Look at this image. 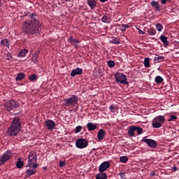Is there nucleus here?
Instances as JSON below:
<instances>
[{"instance_id": "nucleus-1", "label": "nucleus", "mask_w": 179, "mask_h": 179, "mask_svg": "<svg viewBox=\"0 0 179 179\" xmlns=\"http://www.w3.org/2000/svg\"><path fill=\"white\" fill-rule=\"evenodd\" d=\"M36 16L37 15L34 13L29 14V19L22 24V30L25 34H37V33L41 31L40 29L41 24L36 18Z\"/></svg>"}, {"instance_id": "nucleus-2", "label": "nucleus", "mask_w": 179, "mask_h": 179, "mask_svg": "<svg viewBox=\"0 0 179 179\" xmlns=\"http://www.w3.org/2000/svg\"><path fill=\"white\" fill-rule=\"evenodd\" d=\"M22 129V124L19 117H14L10 126L8 129V134L10 136H17Z\"/></svg>"}, {"instance_id": "nucleus-3", "label": "nucleus", "mask_w": 179, "mask_h": 179, "mask_svg": "<svg viewBox=\"0 0 179 179\" xmlns=\"http://www.w3.org/2000/svg\"><path fill=\"white\" fill-rule=\"evenodd\" d=\"M27 167H38V164H37V155L34 151H31L29 154Z\"/></svg>"}, {"instance_id": "nucleus-4", "label": "nucleus", "mask_w": 179, "mask_h": 179, "mask_svg": "<svg viewBox=\"0 0 179 179\" xmlns=\"http://www.w3.org/2000/svg\"><path fill=\"white\" fill-rule=\"evenodd\" d=\"M65 107H75L79 101V98L76 95H72L71 96L63 99Z\"/></svg>"}, {"instance_id": "nucleus-5", "label": "nucleus", "mask_w": 179, "mask_h": 179, "mask_svg": "<svg viewBox=\"0 0 179 179\" xmlns=\"http://www.w3.org/2000/svg\"><path fill=\"white\" fill-rule=\"evenodd\" d=\"M166 122V117L163 115L156 116L152 121L153 128H162V125Z\"/></svg>"}, {"instance_id": "nucleus-6", "label": "nucleus", "mask_w": 179, "mask_h": 179, "mask_svg": "<svg viewBox=\"0 0 179 179\" xmlns=\"http://www.w3.org/2000/svg\"><path fill=\"white\" fill-rule=\"evenodd\" d=\"M4 107L6 111H8V112L13 111V110H16V108L19 107V103L14 100H11L10 101L6 102L4 104Z\"/></svg>"}, {"instance_id": "nucleus-7", "label": "nucleus", "mask_w": 179, "mask_h": 179, "mask_svg": "<svg viewBox=\"0 0 179 179\" xmlns=\"http://www.w3.org/2000/svg\"><path fill=\"white\" fill-rule=\"evenodd\" d=\"M116 82L120 85H129V83L127 82V76L124 73H117L115 75Z\"/></svg>"}, {"instance_id": "nucleus-8", "label": "nucleus", "mask_w": 179, "mask_h": 179, "mask_svg": "<svg viewBox=\"0 0 179 179\" xmlns=\"http://www.w3.org/2000/svg\"><path fill=\"white\" fill-rule=\"evenodd\" d=\"M10 157H12V152L10 151H6L3 155H0V166H2L3 163H6Z\"/></svg>"}, {"instance_id": "nucleus-9", "label": "nucleus", "mask_w": 179, "mask_h": 179, "mask_svg": "<svg viewBox=\"0 0 179 179\" xmlns=\"http://www.w3.org/2000/svg\"><path fill=\"white\" fill-rule=\"evenodd\" d=\"M142 141L147 143V145L150 146V148H152V149H155V148H157V142H156V141L153 139L144 137L143 138Z\"/></svg>"}, {"instance_id": "nucleus-10", "label": "nucleus", "mask_w": 179, "mask_h": 179, "mask_svg": "<svg viewBox=\"0 0 179 179\" xmlns=\"http://www.w3.org/2000/svg\"><path fill=\"white\" fill-rule=\"evenodd\" d=\"M76 145L78 149H83L85 148H87L89 143L85 138H80L76 141Z\"/></svg>"}, {"instance_id": "nucleus-11", "label": "nucleus", "mask_w": 179, "mask_h": 179, "mask_svg": "<svg viewBox=\"0 0 179 179\" xmlns=\"http://www.w3.org/2000/svg\"><path fill=\"white\" fill-rule=\"evenodd\" d=\"M108 169H110V162H104L99 167V171L100 173H104Z\"/></svg>"}, {"instance_id": "nucleus-12", "label": "nucleus", "mask_w": 179, "mask_h": 179, "mask_svg": "<svg viewBox=\"0 0 179 179\" xmlns=\"http://www.w3.org/2000/svg\"><path fill=\"white\" fill-rule=\"evenodd\" d=\"M45 124L47 129H48L49 131H52V129L55 128V122L52 120H46Z\"/></svg>"}, {"instance_id": "nucleus-13", "label": "nucleus", "mask_w": 179, "mask_h": 179, "mask_svg": "<svg viewBox=\"0 0 179 179\" xmlns=\"http://www.w3.org/2000/svg\"><path fill=\"white\" fill-rule=\"evenodd\" d=\"M36 169H37V167H29V169H28L26 171V177H31V176H34V174L37 173V170Z\"/></svg>"}, {"instance_id": "nucleus-14", "label": "nucleus", "mask_w": 179, "mask_h": 179, "mask_svg": "<svg viewBox=\"0 0 179 179\" xmlns=\"http://www.w3.org/2000/svg\"><path fill=\"white\" fill-rule=\"evenodd\" d=\"M82 73H83V71L82 70V69L77 68L71 71V76H72V78H75L76 75H82Z\"/></svg>"}, {"instance_id": "nucleus-15", "label": "nucleus", "mask_w": 179, "mask_h": 179, "mask_svg": "<svg viewBox=\"0 0 179 179\" xmlns=\"http://www.w3.org/2000/svg\"><path fill=\"white\" fill-rule=\"evenodd\" d=\"M151 6L153 8V9L157 10V12H162V9L160 8V4H159V2L156 1H152Z\"/></svg>"}, {"instance_id": "nucleus-16", "label": "nucleus", "mask_w": 179, "mask_h": 179, "mask_svg": "<svg viewBox=\"0 0 179 179\" xmlns=\"http://www.w3.org/2000/svg\"><path fill=\"white\" fill-rule=\"evenodd\" d=\"M87 5L90 6V9L94 10L96 9V6H97V2L96 0H87Z\"/></svg>"}, {"instance_id": "nucleus-17", "label": "nucleus", "mask_w": 179, "mask_h": 179, "mask_svg": "<svg viewBox=\"0 0 179 179\" xmlns=\"http://www.w3.org/2000/svg\"><path fill=\"white\" fill-rule=\"evenodd\" d=\"M104 136H106V131L104 129H99L98 134H97V138L99 141H103L104 139Z\"/></svg>"}, {"instance_id": "nucleus-18", "label": "nucleus", "mask_w": 179, "mask_h": 179, "mask_svg": "<svg viewBox=\"0 0 179 179\" xmlns=\"http://www.w3.org/2000/svg\"><path fill=\"white\" fill-rule=\"evenodd\" d=\"M87 127L88 128V131H94V129H96L97 126H96V124H93L92 122H88Z\"/></svg>"}, {"instance_id": "nucleus-19", "label": "nucleus", "mask_w": 179, "mask_h": 179, "mask_svg": "<svg viewBox=\"0 0 179 179\" xmlns=\"http://www.w3.org/2000/svg\"><path fill=\"white\" fill-rule=\"evenodd\" d=\"M96 179H107V173L101 172L96 175Z\"/></svg>"}, {"instance_id": "nucleus-20", "label": "nucleus", "mask_w": 179, "mask_h": 179, "mask_svg": "<svg viewBox=\"0 0 179 179\" xmlns=\"http://www.w3.org/2000/svg\"><path fill=\"white\" fill-rule=\"evenodd\" d=\"M135 126L130 127L128 130L129 136H135Z\"/></svg>"}, {"instance_id": "nucleus-21", "label": "nucleus", "mask_w": 179, "mask_h": 179, "mask_svg": "<svg viewBox=\"0 0 179 179\" xmlns=\"http://www.w3.org/2000/svg\"><path fill=\"white\" fill-rule=\"evenodd\" d=\"M69 43H71V44H72V45H76V44H78L79 43V41H78L77 39H74L73 37L70 36L68 39Z\"/></svg>"}, {"instance_id": "nucleus-22", "label": "nucleus", "mask_w": 179, "mask_h": 179, "mask_svg": "<svg viewBox=\"0 0 179 179\" xmlns=\"http://www.w3.org/2000/svg\"><path fill=\"white\" fill-rule=\"evenodd\" d=\"M27 52H29V50L26 49H22L20 50V53L18 54V57H26V54H27Z\"/></svg>"}, {"instance_id": "nucleus-23", "label": "nucleus", "mask_w": 179, "mask_h": 179, "mask_svg": "<svg viewBox=\"0 0 179 179\" xmlns=\"http://www.w3.org/2000/svg\"><path fill=\"white\" fill-rule=\"evenodd\" d=\"M160 39L162 41L164 45H169V41H167V37H166V36H161Z\"/></svg>"}, {"instance_id": "nucleus-24", "label": "nucleus", "mask_w": 179, "mask_h": 179, "mask_svg": "<svg viewBox=\"0 0 179 179\" xmlns=\"http://www.w3.org/2000/svg\"><path fill=\"white\" fill-rule=\"evenodd\" d=\"M24 79V73H20L17 74V77L15 78V80L19 81Z\"/></svg>"}, {"instance_id": "nucleus-25", "label": "nucleus", "mask_w": 179, "mask_h": 179, "mask_svg": "<svg viewBox=\"0 0 179 179\" xmlns=\"http://www.w3.org/2000/svg\"><path fill=\"white\" fill-rule=\"evenodd\" d=\"M23 161L20 160V159H18L17 162H16L17 169H22V167H23Z\"/></svg>"}, {"instance_id": "nucleus-26", "label": "nucleus", "mask_w": 179, "mask_h": 179, "mask_svg": "<svg viewBox=\"0 0 179 179\" xmlns=\"http://www.w3.org/2000/svg\"><path fill=\"white\" fill-rule=\"evenodd\" d=\"M134 128H135V130L137 131V134L138 135H142V134H143V129L138 126H134Z\"/></svg>"}, {"instance_id": "nucleus-27", "label": "nucleus", "mask_w": 179, "mask_h": 179, "mask_svg": "<svg viewBox=\"0 0 179 179\" xmlns=\"http://www.w3.org/2000/svg\"><path fill=\"white\" fill-rule=\"evenodd\" d=\"M148 33L150 36H155L156 34V29L155 28H150L148 29Z\"/></svg>"}, {"instance_id": "nucleus-28", "label": "nucleus", "mask_w": 179, "mask_h": 179, "mask_svg": "<svg viewBox=\"0 0 179 179\" xmlns=\"http://www.w3.org/2000/svg\"><path fill=\"white\" fill-rule=\"evenodd\" d=\"M144 66H145V68H149V66H150V62L148 57H146L144 59Z\"/></svg>"}, {"instance_id": "nucleus-29", "label": "nucleus", "mask_w": 179, "mask_h": 179, "mask_svg": "<svg viewBox=\"0 0 179 179\" xmlns=\"http://www.w3.org/2000/svg\"><path fill=\"white\" fill-rule=\"evenodd\" d=\"M9 44H10V41L8 39H3L1 41V45H9Z\"/></svg>"}, {"instance_id": "nucleus-30", "label": "nucleus", "mask_w": 179, "mask_h": 179, "mask_svg": "<svg viewBox=\"0 0 179 179\" xmlns=\"http://www.w3.org/2000/svg\"><path fill=\"white\" fill-rule=\"evenodd\" d=\"M30 82H36L37 80V76L36 74H32L29 76Z\"/></svg>"}, {"instance_id": "nucleus-31", "label": "nucleus", "mask_w": 179, "mask_h": 179, "mask_svg": "<svg viewBox=\"0 0 179 179\" xmlns=\"http://www.w3.org/2000/svg\"><path fill=\"white\" fill-rule=\"evenodd\" d=\"M120 163H127L128 162V157L127 156H122L120 157Z\"/></svg>"}, {"instance_id": "nucleus-32", "label": "nucleus", "mask_w": 179, "mask_h": 179, "mask_svg": "<svg viewBox=\"0 0 179 179\" xmlns=\"http://www.w3.org/2000/svg\"><path fill=\"white\" fill-rule=\"evenodd\" d=\"M162 82H163V78H162V76H158L155 77L156 83H162Z\"/></svg>"}, {"instance_id": "nucleus-33", "label": "nucleus", "mask_w": 179, "mask_h": 179, "mask_svg": "<svg viewBox=\"0 0 179 179\" xmlns=\"http://www.w3.org/2000/svg\"><path fill=\"white\" fill-rule=\"evenodd\" d=\"M129 26H128V24H122L120 26V30L121 31H125V30H127V29H129Z\"/></svg>"}, {"instance_id": "nucleus-34", "label": "nucleus", "mask_w": 179, "mask_h": 179, "mask_svg": "<svg viewBox=\"0 0 179 179\" xmlns=\"http://www.w3.org/2000/svg\"><path fill=\"white\" fill-rule=\"evenodd\" d=\"M155 27L158 31H162V30H163V25L160 23L157 24Z\"/></svg>"}, {"instance_id": "nucleus-35", "label": "nucleus", "mask_w": 179, "mask_h": 179, "mask_svg": "<svg viewBox=\"0 0 179 179\" xmlns=\"http://www.w3.org/2000/svg\"><path fill=\"white\" fill-rule=\"evenodd\" d=\"M108 66H109V68H114V66H115V63L114 61L110 60L108 62Z\"/></svg>"}, {"instance_id": "nucleus-36", "label": "nucleus", "mask_w": 179, "mask_h": 179, "mask_svg": "<svg viewBox=\"0 0 179 179\" xmlns=\"http://www.w3.org/2000/svg\"><path fill=\"white\" fill-rule=\"evenodd\" d=\"M163 59H164V57L159 56L157 55H156V57L154 58V61H155V62L156 61L158 62V61L163 60Z\"/></svg>"}, {"instance_id": "nucleus-37", "label": "nucleus", "mask_w": 179, "mask_h": 179, "mask_svg": "<svg viewBox=\"0 0 179 179\" xmlns=\"http://www.w3.org/2000/svg\"><path fill=\"white\" fill-rule=\"evenodd\" d=\"M101 22H103V23H107V22H108V17L103 15L101 18Z\"/></svg>"}, {"instance_id": "nucleus-38", "label": "nucleus", "mask_w": 179, "mask_h": 179, "mask_svg": "<svg viewBox=\"0 0 179 179\" xmlns=\"http://www.w3.org/2000/svg\"><path fill=\"white\" fill-rule=\"evenodd\" d=\"M110 43H112V44H120V39L115 38V39L110 41Z\"/></svg>"}, {"instance_id": "nucleus-39", "label": "nucleus", "mask_w": 179, "mask_h": 179, "mask_svg": "<svg viewBox=\"0 0 179 179\" xmlns=\"http://www.w3.org/2000/svg\"><path fill=\"white\" fill-rule=\"evenodd\" d=\"M177 116L176 115H170V119L168 120V121L171 122V121H176L177 120Z\"/></svg>"}, {"instance_id": "nucleus-40", "label": "nucleus", "mask_w": 179, "mask_h": 179, "mask_svg": "<svg viewBox=\"0 0 179 179\" xmlns=\"http://www.w3.org/2000/svg\"><path fill=\"white\" fill-rule=\"evenodd\" d=\"M80 131H82V127L81 126H77L76 127V134H78V132H80Z\"/></svg>"}, {"instance_id": "nucleus-41", "label": "nucleus", "mask_w": 179, "mask_h": 179, "mask_svg": "<svg viewBox=\"0 0 179 179\" xmlns=\"http://www.w3.org/2000/svg\"><path fill=\"white\" fill-rule=\"evenodd\" d=\"M109 109L111 110L112 113H115V107L114 106V105H111L109 107Z\"/></svg>"}, {"instance_id": "nucleus-42", "label": "nucleus", "mask_w": 179, "mask_h": 179, "mask_svg": "<svg viewBox=\"0 0 179 179\" xmlns=\"http://www.w3.org/2000/svg\"><path fill=\"white\" fill-rule=\"evenodd\" d=\"M119 176H120V177L121 178H125V176H126V174H125V173H122V172H120V173H119Z\"/></svg>"}, {"instance_id": "nucleus-43", "label": "nucleus", "mask_w": 179, "mask_h": 179, "mask_svg": "<svg viewBox=\"0 0 179 179\" xmlns=\"http://www.w3.org/2000/svg\"><path fill=\"white\" fill-rule=\"evenodd\" d=\"M59 167H64V166H65L66 163H65V162L61 161V162H59Z\"/></svg>"}, {"instance_id": "nucleus-44", "label": "nucleus", "mask_w": 179, "mask_h": 179, "mask_svg": "<svg viewBox=\"0 0 179 179\" xmlns=\"http://www.w3.org/2000/svg\"><path fill=\"white\" fill-rule=\"evenodd\" d=\"M167 1L169 0H161V3L162 5H166V3H167Z\"/></svg>"}, {"instance_id": "nucleus-45", "label": "nucleus", "mask_w": 179, "mask_h": 179, "mask_svg": "<svg viewBox=\"0 0 179 179\" xmlns=\"http://www.w3.org/2000/svg\"><path fill=\"white\" fill-rule=\"evenodd\" d=\"M138 33H139V34H145V32H143V31L141 30V29H138Z\"/></svg>"}, {"instance_id": "nucleus-46", "label": "nucleus", "mask_w": 179, "mask_h": 179, "mask_svg": "<svg viewBox=\"0 0 179 179\" xmlns=\"http://www.w3.org/2000/svg\"><path fill=\"white\" fill-rule=\"evenodd\" d=\"M100 1V2H107V1H108V0H99Z\"/></svg>"}, {"instance_id": "nucleus-47", "label": "nucleus", "mask_w": 179, "mask_h": 179, "mask_svg": "<svg viewBox=\"0 0 179 179\" xmlns=\"http://www.w3.org/2000/svg\"><path fill=\"white\" fill-rule=\"evenodd\" d=\"M7 59H12V56H9L8 57H7Z\"/></svg>"}, {"instance_id": "nucleus-48", "label": "nucleus", "mask_w": 179, "mask_h": 179, "mask_svg": "<svg viewBox=\"0 0 179 179\" xmlns=\"http://www.w3.org/2000/svg\"><path fill=\"white\" fill-rule=\"evenodd\" d=\"M66 2H71V0H64Z\"/></svg>"}, {"instance_id": "nucleus-49", "label": "nucleus", "mask_w": 179, "mask_h": 179, "mask_svg": "<svg viewBox=\"0 0 179 179\" xmlns=\"http://www.w3.org/2000/svg\"><path fill=\"white\" fill-rule=\"evenodd\" d=\"M177 171V168L176 167L174 168V171Z\"/></svg>"}, {"instance_id": "nucleus-50", "label": "nucleus", "mask_w": 179, "mask_h": 179, "mask_svg": "<svg viewBox=\"0 0 179 179\" xmlns=\"http://www.w3.org/2000/svg\"><path fill=\"white\" fill-rule=\"evenodd\" d=\"M78 108H79V107L77 106L76 109V111L78 110Z\"/></svg>"}, {"instance_id": "nucleus-51", "label": "nucleus", "mask_w": 179, "mask_h": 179, "mask_svg": "<svg viewBox=\"0 0 179 179\" xmlns=\"http://www.w3.org/2000/svg\"><path fill=\"white\" fill-rule=\"evenodd\" d=\"M150 176H155V173H151Z\"/></svg>"}, {"instance_id": "nucleus-52", "label": "nucleus", "mask_w": 179, "mask_h": 179, "mask_svg": "<svg viewBox=\"0 0 179 179\" xmlns=\"http://www.w3.org/2000/svg\"><path fill=\"white\" fill-rule=\"evenodd\" d=\"M0 6H1V0H0Z\"/></svg>"}, {"instance_id": "nucleus-53", "label": "nucleus", "mask_w": 179, "mask_h": 179, "mask_svg": "<svg viewBox=\"0 0 179 179\" xmlns=\"http://www.w3.org/2000/svg\"><path fill=\"white\" fill-rule=\"evenodd\" d=\"M45 169H47V168L45 167L44 169L45 170Z\"/></svg>"}]
</instances>
